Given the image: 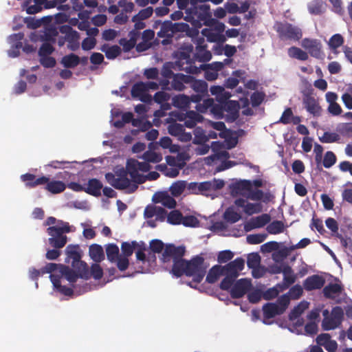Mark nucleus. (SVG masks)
Here are the masks:
<instances>
[{"mask_svg":"<svg viewBox=\"0 0 352 352\" xmlns=\"http://www.w3.org/2000/svg\"><path fill=\"white\" fill-rule=\"evenodd\" d=\"M304 108L310 114L315 117L321 116L322 108L320 106L318 100L310 94H305L302 98Z\"/></svg>","mask_w":352,"mask_h":352,"instance_id":"obj_15","label":"nucleus"},{"mask_svg":"<svg viewBox=\"0 0 352 352\" xmlns=\"http://www.w3.org/2000/svg\"><path fill=\"white\" fill-rule=\"evenodd\" d=\"M59 31L65 34L64 40L68 42L67 47L72 51H76L79 48V33L74 30L69 25H63L60 27Z\"/></svg>","mask_w":352,"mask_h":352,"instance_id":"obj_11","label":"nucleus"},{"mask_svg":"<svg viewBox=\"0 0 352 352\" xmlns=\"http://www.w3.org/2000/svg\"><path fill=\"white\" fill-rule=\"evenodd\" d=\"M89 256L96 263H100L104 259V254L102 247L98 244H93L89 246Z\"/></svg>","mask_w":352,"mask_h":352,"instance_id":"obj_35","label":"nucleus"},{"mask_svg":"<svg viewBox=\"0 0 352 352\" xmlns=\"http://www.w3.org/2000/svg\"><path fill=\"white\" fill-rule=\"evenodd\" d=\"M188 85L197 94H206L208 93V84L205 80H197L193 76Z\"/></svg>","mask_w":352,"mask_h":352,"instance_id":"obj_36","label":"nucleus"},{"mask_svg":"<svg viewBox=\"0 0 352 352\" xmlns=\"http://www.w3.org/2000/svg\"><path fill=\"white\" fill-rule=\"evenodd\" d=\"M283 282L286 287H289L296 280V276L294 274L292 268L289 265H285L283 267Z\"/></svg>","mask_w":352,"mask_h":352,"instance_id":"obj_42","label":"nucleus"},{"mask_svg":"<svg viewBox=\"0 0 352 352\" xmlns=\"http://www.w3.org/2000/svg\"><path fill=\"white\" fill-rule=\"evenodd\" d=\"M276 30L282 41H299L302 38L301 30L289 23H277Z\"/></svg>","mask_w":352,"mask_h":352,"instance_id":"obj_7","label":"nucleus"},{"mask_svg":"<svg viewBox=\"0 0 352 352\" xmlns=\"http://www.w3.org/2000/svg\"><path fill=\"white\" fill-rule=\"evenodd\" d=\"M183 215L178 210L170 212L167 216V222L171 225H179L182 222Z\"/></svg>","mask_w":352,"mask_h":352,"instance_id":"obj_52","label":"nucleus"},{"mask_svg":"<svg viewBox=\"0 0 352 352\" xmlns=\"http://www.w3.org/2000/svg\"><path fill=\"white\" fill-rule=\"evenodd\" d=\"M224 275L223 271V266L220 265H215L209 270L206 280L208 283H216L221 276Z\"/></svg>","mask_w":352,"mask_h":352,"instance_id":"obj_34","label":"nucleus"},{"mask_svg":"<svg viewBox=\"0 0 352 352\" xmlns=\"http://www.w3.org/2000/svg\"><path fill=\"white\" fill-rule=\"evenodd\" d=\"M44 225L49 226L46 232L51 236L48 239L50 245L56 249L63 248L67 241V237L64 234L71 231L69 223L57 220L54 217H49Z\"/></svg>","mask_w":352,"mask_h":352,"instance_id":"obj_1","label":"nucleus"},{"mask_svg":"<svg viewBox=\"0 0 352 352\" xmlns=\"http://www.w3.org/2000/svg\"><path fill=\"white\" fill-rule=\"evenodd\" d=\"M171 88L176 91H183L188 82L192 79V76L185 75L182 73H177L171 78Z\"/></svg>","mask_w":352,"mask_h":352,"instance_id":"obj_24","label":"nucleus"},{"mask_svg":"<svg viewBox=\"0 0 352 352\" xmlns=\"http://www.w3.org/2000/svg\"><path fill=\"white\" fill-rule=\"evenodd\" d=\"M343 289L342 284L329 283L323 288L322 292L326 298L333 299L335 298L334 295L340 294Z\"/></svg>","mask_w":352,"mask_h":352,"instance_id":"obj_31","label":"nucleus"},{"mask_svg":"<svg viewBox=\"0 0 352 352\" xmlns=\"http://www.w3.org/2000/svg\"><path fill=\"white\" fill-rule=\"evenodd\" d=\"M234 204L239 208H243V212L249 216L260 213L263 211V206L261 203L247 202V199L243 198L236 199Z\"/></svg>","mask_w":352,"mask_h":352,"instance_id":"obj_16","label":"nucleus"},{"mask_svg":"<svg viewBox=\"0 0 352 352\" xmlns=\"http://www.w3.org/2000/svg\"><path fill=\"white\" fill-rule=\"evenodd\" d=\"M187 265L186 276H192L193 282L196 284L200 283L206 273L207 267L204 265V258L197 255L187 261Z\"/></svg>","mask_w":352,"mask_h":352,"instance_id":"obj_5","label":"nucleus"},{"mask_svg":"<svg viewBox=\"0 0 352 352\" xmlns=\"http://www.w3.org/2000/svg\"><path fill=\"white\" fill-rule=\"evenodd\" d=\"M55 50L52 44L43 43L40 47L38 54L39 57L50 56Z\"/></svg>","mask_w":352,"mask_h":352,"instance_id":"obj_57","label":"nucleus"},{"mask_svg":"<svg viewBox=\"0 0 352 352\" xmlns=\"http://www.w3.org/2000/svg\"><path fill=\"white\" fill-rule=\"evenodd\" d=\"M173 63L167 62L164 64V65L162 68L161 74L164 78H166V80H163L162 82V85L163 86H167L169 84L168 79H171L174 76V75L176 74H174V72H173Z\"/></svg>","mask_w":352,"mask_h":352,"instance_id":"obj_43","label":"nucleus"},{"mask_svg":"<svg viewBox=\"0 0 352 352\" xmlns=\"http://www.w3.org/2000/svg\"><path fill=\"white\" fill-rule=\"evenodd\" d=\"M72 266L77 271L80 278L88 280L90 278V272L87 264L81 260L75 263L72 262Z\"/></svg>","mask_w":352,"mask_h":352,"instance_id":"obj_37","label":"nucleus"},{"mask_svg":"<svg viewBox=\"0 0 352 352\" xmlns=\"http://www.w3.org/2000/svg\"><path fill=\"white\" fill-rule=\"evenodd\" d=\"M223 217L228 222L231 223H234L239 221L241 218V214L236 212L232 207L226 210Z\"/></svg>","mask_w":352,"mask_h":352,"instance_id":"obj_51","label":"nucleus"},{"mask_svg":"<svg viewBox=\"0 0 352 352\" xmlns=\"http://www.w3.org/2000/svg\"><path fill=\"white\" fill-rule=\"evenodd\" d=\"M325 283L324 278L318 274L311 275L308 276L303 282V287L306 291L310 292L312 290L321 289Z\"/></svg>","mask_w":352,"mask_h":352,"instance_id":"obj_20","label":"nucleus"},{"mask_svg":"<svg viewBox=\"0 0 352 352\" xmlns=\"http://www.w3.org/2000/svg\"><path fill=\"white\" fill-rule=\"evenodd\" d=\"M222 144L219 142H213L211 145V148L215 153L213 155H211L210 157L212 160H221V159H228L230 157V154L226 151H219L221 148Z\"/></svg>","mask_w":352,"mask_h":352,"instance_id":"obj_41","label":"nucleus"},{"mask_svg":"<svg viewBox=\"0 0 352 352\" xmlns=\"http://www.w3.org/2000/svg\"><path fill=\"white\" fill-rule=\"evenodd\" d=\"M183 33L189 37H194L199 34V31L195 28H190L186 23H173L171 21H165L161 25L157 36L164 38L162 43L166 45L172 42L174 36Z\"/></svg>","mask_w":352,"mask_h":352,"instance_id":"obj_3","label":"nucleus"},{"mask_svg":"<svg viewBox=\"0 0 352 352\" xmlns=\"http://www.w3.org/2000/svg\"><path fill=\"white\" fill-rule=\"evenodd\" d=\"M271 220L270 215L268 214H262L260 216L252 218L244 226V229L246 232L251 231L255 228H260L270 223Z\"/></svg>","mask_w":352,"mask_h":352,"instance_id":"obj_19","label":"nucleus"},{"mask_svg":"<svg viewBox=\"0 0 352 352\" xmlns=\"http://www.w3.org/2000/svg\"><path fill=\"white\" fill-rule=\"evenodd\" d=\"M138 35V32L132 30L129 32L130 39L128 40L125 38L120 39L119 44L122 46L124 52H128L135 46Z\"/></svg>","mask_w":352,"mask_h":352,"instance_id":"obj_30","label":"nucleus"},{"mask_svg":"<svg viewBox=\"0 0 352 352\" xmlns=\"http://www.w3.org/2000/svg\"><path fill=\"white\" fill-rule=\"evenodd\" d=\"M173 102L175 107L179 108L185 107L189 103V98L184 95H179L173 98Z\"/></svg>","mask_w":352,"mask_h":352,"instance_id":"obj_64","label":"nucleus"},{"mask_svg":"<svg viewBox=\"0 0 352 352\" xmlns=\"http://www.w3.org/2000/svg\"><path fill=\"white\" fill-rule=\"evenodd\" d=\"M158 170L160 171H164V175L169 177H176L179 173V171L176 168H168L166 164H160L157 166Z\"/></svg>","mask_w":352,"mask_h":352,"instance_id":"obj_62","label":"nucleus"},{"mask_svg":"<svg viewBox=\"0 0 352 352\" xmlns=\"http://www.w3.org/2000/svg\"><path fill=\"white\" fill-rule=\"evenodd\" d=\"M187 267V261L186 259L175 260L173 261L170 273L176 278H179L183 275L186 276Z\"/></svg>","mask_w":352,"mask_h":352,"instance_id":"obj_28","label":"nucleus"},{"mask_svg":"<svg viewBox=\"0 0 352 352\" xmlns=\"http://www.w3.org/2000/svg\"><path fill=\"white\" fill-rule=\"evenodd\" d=\"M106 254L108 261L112 263H116L118 267V259L120 254L118 246L115 243H109L106 245Z\"/></svg>","mask_w":352,"mask_h":352,"instance_id":"obj_32","label":"nucleus"},{"mask_svg":"<svg viewBox=\"0 0 352 352\" xmlns=\"http://www.w3.org/2000/svg\"><path fill=\"white\" fill-rule=\"evenodd\" d=\"M261 263V257L258 253H251L248 256L247 265L250 269L258 267Z\"/></svg>","mask_w":352,"mask_h":352,"instance_id":"obj_58","label":"nucleus"},{"mask_svg":"<svg viewBox=\"0 0 352 352\" xmlns=\"http://www.w3.org/2000/svg\"><path fill=\"white\" fill-rule=\"evenodd\" d=\"M287 53L290 58L300 60H307L309 58L308 54L306 52L295 46L289 47L287 50Z\"/></svg>","mask_w":352,"mask_h":352,"instance_id":"obj_44","label":"nucleus"},{"mask_svg":"<svg viewBox=\"0 0 352 352\" xmlns=\"http://www.w3.org/2000/svg\"><path fill=\"white\" fill-rule=\"evenodd\" d=\"M223 276L225 277L221 280V282L220 283V285H219L220 289L222 290H226V291H227L228 289H231L233 285L235 283V280L236 278H233L230 276H228V275H223Z\"/></svg>","mask_w":352,"mask_h":352,"instance_id":"obj_61","label":"nucleus"},{"mask_svg":"<svg viewBox=\"0 0 352 352\" xmlns=\"http://www.w3.org/2000/svg\"><path fill=\"white\" fill-rule=\"evenodd\" d=\"M183 131H184V126L179 123L170 124L168 127V133L178 138L182 134Z\"/></svg>","mask_w":352,"mask_h":352,"instance_id":"obj_59","label":"nucleus"},{"mask_svg":"<svg viewBox=\"0 0 352 352\" xmlns=\"http://www.w3.org/2000/svg\"><path fill=\"white\" fill-rule=\"evenodd\" d=\"M126 169L131 180L135 184H142L146 181V177L138 171L148 172L151 166L146 161L140 162L135 159H129L126 162Z\"/></svg>","mask_w":352,"mask_h":352,"instance_id":"obj_6","label":"nucleus"},{"mask_svg":"<svg viewBox=\"0 0 352 352\" xmlns=\"http://www.w3.org/2000/svg\"><path fill=\"white\" fill-rule=\"evenodd\" d=\"M344 318V311L341 307L336 306L331 309V315L324 318L322 328L324 331L333 330L338 327Z\"/></svg>","mask_w":352,"mask_h":352,"instance_id":"obj_9","label":"nucleus"},{"mask_svg":"<svg viewBox=\"0 0 352 352\" xmlns=\"http://www.w3.org/2000/svg\"><path fill=\"white\" fill-rule=\"evenodd\" d=\"M60 63L65 68H74L80 64V57L73 53L64 56Z\"/></svg>","mask_w":352,"mask_h":352,"instance_id":"obj_40","label":"nucleus"},{"mask_svg":"<svg viewBox=\"0 0 352 352\" xmlns=\"http://www.w3.org/2000/svg\"><path fill=\"white\" fill-rule=\"evenodd\" d=\"M131 96L133 98H138L144 103H151L153 100L151 95L147 93L146 87L144 82L135 83L131 90Z\"/></svg>","mask_w":352,"mask_h":352,"instance_id":"obj_14","label":"nucleus"},{"mask_svg":"<svg viewBox=\"0 0 352 352\" xmlns=\"http://www.w3.org/2000/svg\"><path fill=\"white\" fill-rule=\"evenodd\" d=\"M267 231L271 234L282 233L284 231V223L281 221H274L267 226Z\"/></svg>","mask_w":352,"mask_h":352,"instance_id":"obj_50","label":"nucleus"},{"mask_svg":"<svg viewBox=\"0 0 352 352\" xmlns=\"http://www.w3.org/2000/svg\"><path fill=\"white\" fill-rule=\"evenodd\" d=\"M153 9L152 7H147L142 9L138 12V14L132 17V21L147 19L153 14Z\"/></svg>","mask_w":352,"mask_h":352,"instance_id":"obj_54","label":"nucleus"},{"mask_svg":"<svg viewBox=\"0 0 352 352\" xmlns=\"http://www.w3.org/2000/svg\"><path fill=\"white\" fill-rule=\"evenodd\" d=\"M58 34V30L55 28H49L45 30L43 34H40L39 40L44 43H51V44L56 43V38Z\"/></svg>","mask_w":352,"mask_h":352,"instance_id":"obj_39","label":"nucleus"},{"mask_svg":"<svg viewBox=\"0 0 352 352\" xmlns=\"http://www.w3.org/2000/svg\"><path fill=\"white\" fill-rule=\"evenodd\" d=\"M199 219L193 215H187L185 217L183 216L181 224H183L186 227L195 228L199 226Z\"/></svg>","mask_w":352,"mask_h":352,"instance_id":"obj_60","label":"nucleus"},{"mask_svg":"<svg viewBox=\"0 0 352 352\" xmlns=\"http://www.w3.org/2000/svg\"><path fill=\"white\" fill-rule=\"evenodd\" d=\"M186 188V182L177 181L174 182L170 187V192L173 197L180 196Z\"/></svg>","mask_w":352,"mask_h":352,"instance_id":"obj_48","label":"nucleus"},{"mask_svg":"<svg viewBox=\"0 0 352 352\" xmlns=\"http://www.w3.org/2000/svg\"><path fill=\"white\" fill-rule=\"evenodd\" d=\"M344 42L343 36L340 34L333 35L329 42L328 45L329 48L335 53L337 54V49L342 46Z\"/></svg>","mask_w":352,"mask_h":352,"instance_id":"obj_47","label":"nucleus"},{"mask_svg":"<svg viewBox=\"0 0 352 352\" xmlns=\"http://www.w3.org/2000/svg\"><path fill=\"white\" fill-rule=\"evenodd\" d=\"M204 38H200L197 41L195 56L200 62H207L212 58V54L206 50V45H204Z\"/></svg>","mask_w":352,"mask_h":352,"instance_id":"obj_26","label":"nucleus"},{"mask_svg":"<svg viewBox=\"0 0 352 352\" xmlns=\"http://www.w3.org/2000/svg\"><path fill=\"white\" fill-rule=\"evenodd\" d=\"M309 12L311 14L320 15L324 12V6L322 0H312L308 4Z\"/></svg>","mask_w":352,"mask_h":352,"instance_id":"obj_45","label":"nucleus"},{"mask_svg":"<svg viewBox=\"0 0 352 352\" xmlns=\"http://www.w3.org/2000/svg\"><path fill=\"white\" fill-rule=\"evenodd\" d=\"M233 192L241 195L246 199L258 201L263 200L267 203L270 200V195L265 194L262 190L253 189L252 184L249 180H242L233 186Z\"/></svg>","mask_w":352,"mask_h":352,"instance_id":"obj_4","label":"nucleus"},{"mask_svg":"<svg viewBox=\"0 0 352 352\" xmlns=\"http://www.w3.org/2000/svg\"><path fill=\"white\" fill-rule=\"evenodd\" d=\"M213 111L215 113L219 112L221 113L226 112V120L228 122H233L239 118V104L235 100H228L223 103L220 107H214Z\"/></svg>","mask_w":352,"mask_h":352,"instance_id":"obj_10","label":"nucleus"},{"mask_svg":"<svg viewBox=\"0 0 352 352\" xmlns=\"http://www.w3.org/2000/svg\"><path fill=\"white\" fill-rule=\"evenodd\" d=\"M340 139V135L336 133L324 132L319 140L322 143H333L338 142Z\"/></svg>","mask_w":352,"mask_h":352,"instance_id":"obj_55","label":"nucleus"},{"mask_svg":"<svg viewBox=\"0 0 352 352\" xmlns=\"http://www.w3.org/2000/svg\"><path fill=\"white\" fill-rule=\"evenodd\" d=\"M103 187L102 183L98 179H89L85 192L94 197H99L101 195V190Z\"/></svg>","mask_w":352,"mask_h":352,"instance_id":"obj_27","label":"nucleus"},{"mask_svg":"<svg viewBox=\"0 0 352 352\" xmlns=\"http://www.w3.org/2000/svg\"><path fill=\"white\" fill-rule=\"evenodd\" d=\"M21 179L25 183L27 188H33L38 186L44 185L47 182V177L43 175L36 178L34 174L25 173L21 175Z\"/></svg>","mask_w":352,"mask_h":352,"instance_id":"obj_22","label":"nucleus"},{"mask_svg":"<svg viewBox=\"0 0 352 352\" xmlns=\"http://www.w3.org/2000/svg\"><path fill=\"white\" fill-rule=\"evenodd\" d=\"M60 272L71 283L72 286L74 287V283L80 278L77 272L64 265H60Z\"/></svg>","mask_w":352,"mask_h":352,"instance_id":"obj_38","label":"nucleus"},{"mask_svg":"<svg viewBox=\"0 0 352 352\" xmlns=\"http://www.w3.org/2000/svg\"><path fill=\"white\" fill-rule=\"evenodd\" d=\"M142 158L147 162L157 163L162 160V157L154 151H147L144 153Z\"/></svg>","mask_w":352,"mask_h":352,"instance_id":"obj_56","label":"nucleus"},{"mask_svg":"<svg viewBox=\"0 0 352 352\" xmlns=\"http://www.w3.org/2000/svg\"><path fill=\"white\" fill-rule=\"evenodd\" d=\"M146 247L140 246L135 252L136 261L133 262L131 265L134 267V269L137 272L146 273L148 271V269L144 268L142 265L145 264L148 261L144 253Z\"/></svg>","mask_w":352,"mask_h":352,"instance_id":"obj_23","label":"nucleus"},{"mask_svg":"<svg viewBox=\"0 0 352 352\" xmlns=\"http://www.w3.org/2000/svg\"><path fill=\"white\" fill-rule=\"evenodd\" d=\"M201 116L195 111H189L187 113V119L184 122L186 127L192 129L197 124V122L200 121Z\"/></svg>","mask_w":352,"mask_h":352,"instance_id":"obj_49","label":"nucleus"},{"mask_svg":"<svg viewBox=\"0 0 352 352\" xmlns=\"http://www.w3.org/2000/svg\"><path fill=\"white\" fill-rule=\"evenodd\" d=\"M245 265V261L241 257H238L232 261H230L223 266L224 275L230 276L236 278L239 276V272L243 270Z\"/></svg>","mask_w":352,"mask_h":352,"instance_id":"obj_17","label":"nucleus"},{"mask_svg":"<svg viewBox=\"0 0 352 352\" xmlns=\"http://www.w3.org/2000/svg\"><path fill=\"white\" fill-rule=\"evenodd\" d=\"M153 200L155 203H161L168 208H174L176 206V201L168 195L167 192H159L155 194Z\"/></svg>","mask_w":352,"mask_h":352,"instance_id":"obj_25","label":"nucleus"},{"mask_svg":"<svg viewBox=\"0 0 352 352\" xmlns=\"http://www.w3.org/2000/svg\"><path fill=\"white\" fill-rule=\"evenodd\" d=\"M302 45L311 56L318 59H323L324 54L322 50L320 41L316 39L305 38L302 41Z\"/></svg>","mask_w":352,"mask_h":352,"instance_id":"obj_18","label":"nucleus"},{"mask_svg":"<svg viewBox=\"0 0 352 352\" xmlns=\"http://www.w3.org/2000/svg\"><path fill=\"white\" fill-rule=\"evenodd\" d=\"M252 285L250 280L241 278L235 282L230 291L232 298H240L246 294L251 289Z\"/></svg>","mask_w":352,"mask_h":352,"instance_id":"obj_13","label":"nucleus"},{"mask_svg":"<svg viewBox=\"0 0 352 352\" xmlns=\"http://www.w3.org/2000/svg\"><path fill=\"white\" fill-rule=\"evenodd\" d=\"M79 247L78 245H69L66 248V253L67 256L73 259L72 262L76 263L78 261L81 260V254L78 251Z\"/></svg>","mask_w":352,"mask_h":352,"instance_id":"obj_53","label":"nucleus"},{"mask_svg":"<svg viewBox=\"0 0 352 352\" xmlns=\"http://www.w3.org/2000/svg\"><path fill=\"white\" fill-rule=\"evenodd\" d=\"M263 316L265 319H270L277 315L282 314V311L276 303L268 302L263 307Z\"/></svg>","mask_w":352,"mask_h":352,"instance_id":"obj_33","label":"nucleus"},{"mask_svg":"<svg viewBox=\"0 0 352 352\" xmlns=\"http://www.w3.org/2000/svg\"><path fill=\"white\" fill-rule=\"evenodd\" d=\"M105 179L111 186L118 190L126 189L131 184V180L129 178L116 177L112 173H106Z\"/></svg>","mask_w":352,"mask_h":352,"instance_id":"obj_21","label":"nucleus"},{"mask_svg":"<svg viewBox=\"0 0 352 352\" xmlns=\"http://www.w3.org/2000/svg\"><path fill=\"white\" fill-rule=\"evenodd\" d=\"M179 59L184 60L186 63L190 64V66L186 67L184 69L187 73L189 74H197L199 72V68L196 66H192L191 65V58L190 55V52H182L179 54Z\"/></svg>","mask_w":352,"mask_h":352,"instance_id":"obj_46","label":"nucleus"},{"mask_svg":"<svg viewBox=\"0 0 352 352\" xmlns=\"http://www.w3.org/2000/svg\"><path fill=\"white\" fill-rule=\"evenodd\" d=\"M336 162V155L332 151H327L324 156L322 162L323 166L327 168H329L334 165Z\"/></svg>","mask_w":352,"mask_h":352,"instance_id":"obj_63","label":"nucleus"},{"mask_svg":"<svg viewBox=\"0 0 352 352\" xmlns=\"http://www.w3.org/2000/svg\"><path fill=\"white\" fill-rule=\"evenodd\" d=\"M186 252L184 246L176 247L173 244H168L166 246L162 253L161 260L164 263L170 262L183 258Z\"/></svg>","mask_w":352,"mask_h":352,"instance_id":"obj_12","label":"nucleus"},{"mask_svg":"<svg viewBox=\"0 0 352 352\" xmlns=\"http://www.w3.org/2000/svg\"><path fill=\"white\" fill-rule=\"evenodd\" d=\"M138 246H139L138 243L135 241L131 243L127 241L122 243L121 254L118 262V269L120 272H124L128 269L130 265L129 258L132 256L135 248Z\"/></svg>","mask_w":352,"mask_h":352,"instance_id":"obj_8","label":"nucleus"},{"mask_svg":"<svg viewBox=\"0 0 352 352\" xmlns=\"http://www.w3.org/2000/svg\"><path fill=\"white\" fill-rule=\"evenodd\" d=\"M184 19L197 28L210 25L212 20L210 6L201 3L199 0H190V6L186 10Z\"/></svg>","mask_w":352,"mask_h":352,"instance_id":"obj_2","label":"nucleus"},{"mask_svg":"<svg viewBox=\"0 0 352 352\" xmlns=\"http://www.w3.org/2000/svg\"><path fill=\"white\" fill-rule=\"evenodd\" d=\"M44 185H45V189L52 194L60 193L66 188V185L63 182L50 180L49 177H47V182Z\"/></svg>","mask_w":352,"mask_h":352,"instance_id":"obj_29","label":"nucleus"}]
</instances>
